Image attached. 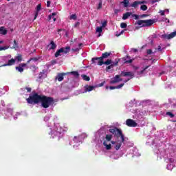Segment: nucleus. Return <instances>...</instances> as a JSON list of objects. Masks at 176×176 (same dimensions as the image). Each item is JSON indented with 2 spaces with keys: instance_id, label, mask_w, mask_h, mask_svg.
<instances>
[{
  "instance_id": "nucleus-57",
  "label": "nucleus",
  "mask_w": 176,
  "mask_h": 176,
  "mask_svg": "<svg viewBox=\"0 0 176 176\" xmlns=\"http://www.w3.org/2000/svg\"><path fill=\"white\" fill-rule=\"evenodd\" d=\"M164 12H165L164 10L160 11L161 16H164Z\"/></svg>"
},
{
  "instance_id": "nucleus-41",
  "label": "nucleus",
  "mask_w": 176,
  "mask_h": 176,
  "mask_svg": "<svg viewBox=\"0 0 176 176\" xmlns=\"http://www.w3.org/2000/svg\"><path fill=\"white\" fill-rule=\"evenodd\" d=\"M107 141H111L112 140V135H106Z\"/></svg>"
},
{
  "instance_id": "nucleus-46",
  "label": "nucleus",
  "mask_w": 176,
  "mask_h": 176,
  "mask_svg": "<svg viewBox=\"0 0 176 176\" xmlns=\"http://www.w3.org/2000/svg\"><path fill=\"white\" fill-rule=\"evenodd\" d=\"M102 9V1L100 0L98 6V10Z\"/></svg>"
},
{
  "instance_id": "nucleus-35",
  "label": "nucleus",
  "mask_w": 176,
  "mask_h": 176,
  "mask_svg": "<svg viewBox=\"0 0 176 176\" xmlns=\"http://www.w3.org/2000/svg\"><path fill=\"white\" fill-rule=\"evenodd\" d=\"M15 68L19 72H24V68L21 67L20 65L19 67H16Z\"/></svg>"
},
{
  "instance_id": "nucleus-53",
  "label": "nucleus",
  "mask_w": 176,
  "mask_h": 176,
  "mask_svg": "<svg viewBox=\"0 0 176 176\" xmlns=\"http://www.w3.org/2000/svg\"><path fill=\"white\" fill-rule=\"evenodd\" d=\"M104 84H105V81H103L102 82H101L98 85V87H102V86H104Z\"/></svg>"
},
{
  "instance_id": "nucleus-56",
  "label": "nucleus",
  "mask_w": 176,
  "mask_h": 176,
  "mask_svg": "<svg viewBox=\"0 0 176 176\" xmlns=\"http://www.w3.org/2000/svg\"><path fill=\"white\" fill-rule=\"evenodd\" d=\"M161 0H152L151 3L153 5L154 3H156V2H160Z\"/></svg>"
},
{
  "instance_id": "nucleus-22",
  "label": "nucleus",
  "mask_w": 176,
  "mask_h": 176,
  "mask_svg": "<svg viewBox=\"0 0 176 176\" xmlns=\"http://www.w3.org/2000/svg\"><path fill=\"white\" fill-rule=\"evenodd\" d=\"M131 14H132V12H127L123 14L122 20H127V19H129L130 16H131Z\"/></svg>"
},
{
  "instance_id": "nucleus-39",
  "label": "nucleus",
  "mask_w": 176,
  "mask_h": 176,
  "mask_svg": "<svg viewBox=\"0 0 176 176\" xmlns=\"http://www.w3.org/2000/svg\"><path fill=\"white\" fill-rule=\"evenodd\" d=\"M133 19H135V20H138V19H140V16L135 14H132L131 15Z\"/></svg>"
},
{
  "instance_id": "nucleus-30",
  "label": "nucleus",
  "mask_w": 176,
  "mask_h": 176,
  "mask_svg": "<svg viewBox=\"0 0 176 176\" xmlns=\"http://www.w3.org/2000/svg\"><path fill=\"white\" fill-rule=\"evenodd\" d=\"M149 67V65L146 66L142 70H141L140 72H138V75H142V74H144V72H145V71H146V69H148Z\"/></svg>"
},
{
  "instance_id": "nucleus-17",
  "label": "nucleus",
  "mask_w": 176,
  "mask_h": 176,
  "mask_svg": "<svg viewBox=\"0 0 176 176\" xmlns=\"http://www.w3.org/2000/svg\"><path fill=\"white\" fill-rule=\"evenodd\" d=\"M61 53H65V54H67V51H64L63 48L58 50L55 53V57H60V56H61Z\"/></svg>"
},
{
  "instance_id": "nucleus-16",
  "label": "nucleus",
  "mask_w": 176,
  "mask_h": 176,
  "mask_svg": "<svg viewBox=\"0 0 176 176\" xmlns=\"http://www.w3.org/2000/svg\"><path fill=\"white\" fill-rule=\"evenodd\" d=\"M49 50H54L57 47V45L54 43V41H51L50 43L47 45Z\"/></svg>"
},
{
  "instance_id": "nucleus-52",
  "label": "nucleus",
  "mask_w": 176,
  "mask_h": 176,
  "mask_svg": "<svg viewBox=\"0 0 176 176\" xmlns=\"http://www.w3.org/2000/svg\"><path fill=\"white\" fill-rule=\"evenodd\" d=\"M140 19H144V17H148V14H143L142 15H140Z\"/></svg>"
},
{
  "instance_id": "nucleus-23",
  "label": "nucleus",
  "mask_w": 176,
  "mask_h": 176,
  "mask_svg": "<svg viewBox=\"0 0 176 176\" xmlns=\"http://www.w3.org/2000/svg\"><path fill=\"white\" fill-rule=\"evenodd\" d=\"M68 75H72L73 76H75L76 78H79V72L77 71H73L67 73Z\"/></svg>"
},
{
  "instance_id": "nucleus-28",
  "label": "nucleus",
  "mask_w": 176,
  "mask_h": 176,
  "mask_svg": "<svg viewBox=\"0 0 176 176\" xmlns=\"http://www.w3.org/2000/svg\"><path fill=\"white\" fill-rule=\"evenodd\" d=\"M81 76L83 80H85L86 82H89L90 80V77L87 75L82 74Z\"/></svg>"
},
{
  "instance_id": "nucleus-60",
  "label": "nucleus",
  "mask_w": 176,
  "mask_h": 176,
  "mask_svg": "<svg viewBox=\"0 0 176 176\" xmlns=\"http://www.w3.org/2000/svg\"><path fill=\"white\" fill-rule=\"evenodd\" d=\"M26 90L27 91H28L29 93H30L32 89L30 87H26Z\"/></svg>"
},
{
  "instance_id": "nucleus-44",
  "label": "nucleus",
  "mask_w": 176,
  "mask_h": 176,
  "mask_svg": "<svg viewBox=\"0 0 176 176\" xmlns=\"http://www.w3.org/2000/svg\"><path fill=\"white\" fill-rule=\"evenodd\" d=\"M166 115L168 116H170V118H174V116H175L173 113H171L170 111L166 112Z\"/></svg>"
},
{
  "instance_id": "nucleus-14",
  "label": "nucleus",
  "mask_w": 176,
  "mask_h": 176,
  "mask_svg": "<svg viewBox=\"0 0 176 176\" xmlns=\"http://www.w3.org/2000/svg\"><path fill=\"white\" fill-rule=\"evenodd\" d=\"M16 64V59L12 58L8 60V63H6L0 67H8L10 65H14Z\"/></svg>"
},
{
  "instance_id": "nucleus-13",
  "label": "nucleus",
  "mask_w": 176,
  "mask_h": 176,
  "mask_svg": "<svg viewBox=\"0 0 176 176\" xmlns=\"http://www.w3.org/2000/svg\"><path fill=\"white\" fill-rule=\"evenodd\" d=\"M100 61H101V59H100V57H94L91 58V64H94V65H100Z\"/></svg>"
},
{
  "instance_id": "nucleus-40",
  "label": "nucleus",
  "mask_w": 176,
  "mask_h": 176,
  "mask_svg": "<svg viewBox=\"0 0 176 176\" xmlns=\"http://www.w3.org/2000/svg\"><path fill=\"white\" fill-rule=\"evenodd\" d=\"M146 53L148 55L153 54V53H156V50L153 52L151 49H148L146 50Z\"/></svg>"
},
{
  "instance_id": "nucleus-6",
  "label": "nucleus",
  "mask_w": 176,
  "mask_h": 176,
  "mask_svg": "<svg viewBox=\"0 0 176 176\" xmlns=\"http://www.w3.org/2000/svg\"><path fill=\"white\" fill-rule=\"evenodd\" d=\"M109 56H111V52H104L102 54V56L99 57V59L100 60V61L99 62V64L100 65H102L104 64V58H108Z\"/></svg>"
},
{
  "instance_id": "nucleus-54",
  "label": "nucleus",
  "mask_w": 176,
  "mask_h": 176,
  "mask_svg": "<svg viewBox=\"0 0 176 176\" xmlns=\"http://www.w3.org/2000/svg\"><path fill=\"white\" fill-rule=\"evenodd\" d=\"M53 16H56V12H53L52 15L49 16V20H52V18H53Z\"/></svg>"
},
{
  "instance_id": "nucleus-3",
  "label": "nucleus",
  "mask_w": 176,
  "mask_h": 176,
  "mask_svg": "<svg viewBox=\"0 0 176 176\" xmlns=\"http://www.w3.org/2000/svg\"><path fill=\"white\" fill-rule=\"evenodd\" d=\"M138 25H141L140 27H151L156 23L155 19H146V20H138L137 22Z\"/></svg>"
},
{
  "instance_id": "nucleus-32",
  "label": "nucleus",
  "mask_w": 176,
  "mask_h": 176,
  "mask_svg": "<svg viewBox=\"0 0 176 176\" xmlns=\"http://www.w3.org/2000/svg\"><path fill=\"white\" fill-rule=\"evenodd\" d=\"M39 60V58H31L27 61V64H30V61H38Z\"/></svg>"
},
{
  "instance_id": "nucleus-9",
  "label": "nucleus",
  "mask_w": 176,
  "mask_h": 176,
  "mask_svg": "<svg viewBox=\"0 0 176 176\" xmlns=\"http://www.w3.org/2000/svg\"><path fill=\"white\" fill-rule=\"evenodd\" d=\"M176 36V31L171 32L169 34H162V38H163V39H173V38H175Z\"/></svg>"
},
{
  "instance_id": "nucleus-19",
  "label": "nucleus",
  "mask_w": 176,
  "mask_h": 176,
  "mask_svg": "<svg viewBox=\"0 0 176 176\" xmlns=\"http://www.w3.org/2000/svg\"><path fill=\"white\" fill-rule=\"evenodd\" d=\"M127 58H130V56H125L122 58V61L124 64H131L133 63V59L127 60Z\"/></svg>"
},
{
  "instance_id": "nucleus-8",
  "label": "nucleus",
  "mask_w": 176,
  "mask_h": 176,
  "mask_svg": "<svg viewBox=\"0 0 176 176\" xmlns=\"http://www.w3.org/2000/svg\"><path fill=\"white\" fill-rule=\"evenodd\" d=\"M120 75H116V76L111 79L110 81L111 85H115V83H119V82H122L123 80L122 78H120Z\"/></svg>"
},
{
  "instance_id": "nucleus-38",
  "label": "nucleus",
  "mask_w": 176,
  "mask_h": 176,
  "mask_svg": "<svg viewBox=\"0 0 176 176\" xmlns=\"http://www.w3.org/2000/svg\"><path fill=\"white\" fill-rule=\"evenodd\" d=\"M96 32H98L99 34H101L102 32V27H97L96 28Z\"/></svg>"
},
{
  "instance_id": "nucleus-49",
  "label": "nucleus",
  "mask_w": 176,
  "mask_h": 176,
  "mask_svg": "<svg viewBox=\"0 0 176 176\" xmlns=\"http://www.w3.org/2000/svg\"><path fill=\"white\" fill-rule=\"evenodd\" d=\"M107 24H108V21H104L102 23V26H100V27H102V28H104L107 27Z\"/></svg>"
},
{
  "instance_id": "nucleus-63",
  "label": "nucleus",
  "mask_w": 176,
  "mask_h": 176,
  "mask_svg": "<svg viewBox=\"0 0 176 176\" xmlns=\"http://www.w3.org/2000/svg\"><path fill=\"white\" fill-rule=\"evenodd\" d=\"M114 13L115 14H118V13H119V10H115Z\"/></svg>"
},
{
  "instance_id": "nucleus-64",
  "label": "nucleus",
  "mask_w": 176,
  "mask_h": 176,
  "mask_svg": "<svg viewBox=\"0 0 176 176\" xmlns=\"http://www.w3.org/2000/svg\"><path fill=\"white\" fill-rule=\"evenodd\" d=\"M38 12H36L35 16H34V19H36V17H38Z\"/></svg>"
},
{
  "instance_id": "nucleus-48",
  "label": "nucleus",
  "mask_w": 176,
  "mask_h": 176,
  "mask_svg": "<svg viewBox=\"0 0 176 176\" xmlns=\"http://www.w3.org/2000/svg\"><path fill=\"white\" fill-rule=\"evenodd\" d=\"M73 140H74V142H76V144H78V142H79V137H78V136H75Z\"/></svg>"
},
{
  "instance_id": "nucleus-29",
  "label": "nucleus",
  "mask_w": 176,
  "mask_h": 176,
  "mask_svg": "<svg viewBox=\"0 0 176 176\" xmlns=\"http://www.w3.org/2000/svg\"><path fill=\"white\" fill-rule=\"evenodd\" d=\"M11 49H19V43H17V41H16V40H14V44H13L12 47H11Z\"/></svg>"
},
{
  "instance_id": "nucleus-27",
  "label": "nucleus",
  "mask_w": 176,
  "mask_h": 176,
  "mask_svg": "<svg viewBox=\"0 0 176 176\" xmlns=\"http://www.w3.org/2000/svg\"><path fill=\"white\" fill-rule=\"evenodd\" d=\"M123 142H122V139H121V141L116 145L115 148L116 151H119V149H120V146H122V144H123Z\"/></svg>"
},
{
  "instance_id": "nucleus-4",
  "label": "nucleus",
  "mask_w": 176,
  "mask_h": 176,
  "mask_svg": "<svg viewBox=\"0 0 176 176\" xmlns=\"http://www.w3.org/2000/svg\"><path fill=\"white\" fill-rule=\"evenodd\" d=\"M109 132L111 134H114V135H117L118 138H120L122 140V142H124V135H123V131L122 129H119L117 127L114 129H110Z\"/></svg>"
},
{
  "instance_id": "nucleus-31",
  "label": "nucleus",
  "mask_w": 176,
  "mask_h": 176,
  "mask_svg": "<svg viewBox=\"0 0 176 176\" xmlns=\"http://www.w3.org/2000/svg\"><path fill=\"white\" fill-rule=\"evenodd\" d=\"M140 10H142L143 12H145V10H148V6L146 5L143 4L140 6Z\"/></svg>"
},
{
  "instance_id": "nucleus-37",
  "label": "nucleus",
  "mask_w": 176,
  "mask_h": 176,
  "mask_svg": "<svg viewBox=\"0 0 176 176\" xmlns=\"http://www.w3.org/2000/svg\"><path fill=\"white\" fill-rule=\"evenodd\" d=\"M30 69H32L33 71V72H35V71H36V69H38V67H36V66H35V65H32L30 66Z\"/></svg>"
},
{
  "instance_id": "nucleus-62",
  "label": "nucleus",
  "mask_w": 176,
  "mask_h": 176,
  "mask_svg": "<svg viewBox=\"0 0 176 176\" xmlns=\"http://www.w3.org/2000/svg\"><path fill=\"white\" fill-rule=\"evenodd\" d=\"M2 49L3 50H7V49H9V47L4 46V47H2Z\"/></svg>"
},
{
  "instance_id": "nucleus-51",
  "label": "nucleus",
  "mask_w": 176,
  "mask_h": 176,
  "mask_svg": "<svg viewBox=\"0 0 176 176\" xmlns=\"http://www.w3.org/2000/svg\"><path fill=\"white\" fill-rule=\"evenodd\" d=\"M124 33V30H122L119 34H116V36H120V35H122V34Z\"/></svg>"
},
{
  "instance_id": "nucleus-58",
  "label": "nucleus",
  "mask_w": 176,
  "mask_h": 176,
  "mask_svg": "<svg viewBox=\"0 0 176 176\" xmlns=\"http://www.w3.org/2000/svg\"><path fill=\"white\" fill-rule=\"evenodd\" d=\"M47 8H50V1H47Z\"/></svg>"
},
{
  "instance_id": "nucleus-7",
  "label": "nucleus",
  "mask_w": 176,
  "mask_h": 176,
  "mask_svg": "<svg viewBox=\"0 0 176 176\" xmlns=\"http://www.w3.org/2000/svg\"><path fill=\"white\" fill-rule=\"evenodd\" d=\"M126 125L128 126V127H137L138 124H137L134 120L127 119L126 120Z\"/></svg>"
},
{
  "instance_id": "nucleus-20",
  "label": "nucleus",
  "mask_w": 176,
  "mask_h": 176,
  "mask_svg": "<svg viewBox=\"0 0 176 176\" xmlns=\"http://www.w3.org/2000/svg\"><path fill=\"white\" fill-rule=\"evenodd\" d=\"M118 61L116 62V63H113V64L110 65L109 66H107L106 67V71L107 72H108V71H109V69H112V68H113V67H116L118 64Z\"/></svg>"
},
{
  "instance_id": "nucleus-5",
  "label": "nucleus",
  "mask_w": 176,
  "mask_h": 176,
  "mask_svg": "<svg viewBox=\"0 0 176 176\" xmlns=\"http://www.w3.org/2000/svg\"><path fill=\"white\" fill-rule=\"evenodd\" d=\"M120 76H128L129 78L124 80V83H127L129 80L134 78V73L133 72H121Z\"/></svg>"
},
{
  "instance_id": "nucleus-36",
  "label": "nucleus",
  "mask_w": 176,
  "mask_h": 176,
  "mask_svg": "<svg viewBox=\"0 0 176 176\" xmlns=\"http://www.w3.org/2000/svg\"><path fill=\"white\" fill-rule=\"evenodd\" d=\"M69 19L70 20H76V19H78V16L76 14H73L70 16Z\"/></svg>"
},
{
  "instance_id": "nucleus-1",
  "label": "nucleus",
  "mask_w": 176,
  "mask_h": 176,
  "mask_svg": "<svg viewBox=\"0 0 176 176\" xmlns=\"http://www.w3.org/2000/svg\"><path fill=\"white\" fill-rule=\"evenodd\" d=\"M40 102L41 103V107L45 109L54 105V98L42 95Z\"/></svg>"
},
{
  "instance_id": "nucleus-25",
  "label": "nucleus",
  "mask_w": 176,
  "mask_h": 176,
  "mask_svg": "<svg viewBox=\"0 0 176 176\" xmlns=\"http://www.w3.org/2000/svg\"><path fill=\"white\" fill-rule=\"evenodd\" d=\"M103 145H104V146H106V149L107 151H109V150H111L112 148V145L111 144H108L107 141H104L103 142Z\"/></svg>"
},
{
  "instance_id": "nucleus-59",
  "label": "nucleus",
  "mask_w": 176,
  "mask_h": 176,
  "mask_svg": "<svg viewBox=\"0 0 176 176\" xmlns=\"http://www.w3.org/2000/svg\"><path fill=\"white\" fill-rule=\"evenodd\" d=\"M132 52H133V53H137V52H138V50L135 48H133Z\"/></svg>"
},
{
  "instance_id": "nucleus-55",
  "label": "nucleus",
  "mask_w": 176,
  "mask_h": 176,
  "mask_svg": "<svg viewBox=\"0 0 176 176\" xmlns=\"http://www.w3.org/2000/svg\"><path fill=\"white\" fill-rule=\"evenodd\" d=\"M51 64H52V65H54V64H57V60H51Z\"/></svg>"
},
{
  "instance_id": "nucleus-45",
  "label": "nucleus",
  "mask_w": 176,
  "mask_h": 176,
  "mask_svg": "<svg viewBox=\"0 0 176 176\" xmlns=\"http://www.w3.org/2000/svg\"><path fill=\"white\" fill-rule=\"evenodd\" d=\"M15 58L18 61H21L23 60V57L21 56V55L16 56Z\"/></svg>"
},
{
  "instance_id": "nucleus-12",
  "label": "nucleus",
  "mask_w": 176,
  "mask_h": 176,
  "mask_svg": "<svg viewBox=\"0 0 176 176\" xmlns=\"http://www.w3.org/2000/svg\"><path fill=\"white\" fill-rule=\"evenodd\" d=\"M47 70L43 69L42 72L38 75V79H45V78H47Z\"/></svg>"
},
{
  "instance_id": "nucleus-18",
  "label": "nucleus",
  "mask_w": 176,
  "mask_h": 176,
  "mask_svg": "<svg viewBox=\"0 0 176 176\" xmlns=\"http://www.w3.org/2000/svg\"><path fill=\"white\" fill-rule=\"evenodd\" d=\"M65 75V73H59L58 74L56 79H58V82H63V80H64Z\"/></svg>"
},
{
  "instance_id": "nucleus-2",
  "label": "nucleus",
  "mask_w": 176,
  "mask_h": 176,
  "mask_svg": "<svg viewBox=\"0 0 176 176\" xmlns=\"http://www.w3.org/2000/svg\"><path fill=\"white\" fill-rule=\"evenodd\" d=\"M42 98V95H39L38 93L32 92L30 94L28 98L26 99L28 104H32L35 105V104H39L41 102V100Z\"/></svg>"
},
{
  "instance_id": "nucleus-34",
  "label": "nucleus",
  "mask_w": 176,
  "mask_h": 176,
  "mask_svg": "<svg viewBox=\"0 0 176 176\" xmlns=\"http://www.w3.org/2000/svg\"><path fill=\"white\" fill-rule=\"evenodd\" d=\"M61 49H63L64 52H67V53H69L71 51V47L67 46L65 47H61Z\"/></svg>"
},
{
  "instance_id": "nucleus-15",
  "label": "nucleus",
  "mask_w": 176,
  "mask_h": 176,
  "mask_svg": "<svg viewBox=\"0 0 176 176\" xmlns=\"http://www.w3.org/2000/svg\"><path fill=\"white\" fill-rule=\"evenodd\" d=\"M124 86V83H122V84H120L119 85L116 86V87H113V86H110V87L106 86V89H110V90H115V89H122V87H123Z\"/></svg>"
},
{
  "instance_id": "nucleus-61",
  "label": "nucleus",
  "mask_w": 176,
  "mask_h": 176,
  "mask_svg": "<svg viewBox=\"0 0 176 176\" xmlns=\"http://www.w3.org/2000/svg\"><path fill=\"white\" fill-rule=\"evenodd\" d=\"M157 51L158 52H162V47L160 45L158 46Z\"/></svg>"
},
{
  "instance_id": "nucleus-42",
  "label": "nucleus",
  "mask_w": 176,
  "mask_h": 176,
  "mask_svg": "<svg viewBox=\"0 0 176 176\" xmlns=\"http://www.w3.org/2000/svg\"><path fill=\"white\" fill-rule=\"evenodd\" d=\"M121 28H127V23H120Z\"/></svg>"
},
{
  "instance_id": "nucleus-21",
  "label": "nucleus",
  "mask_w": 176,
  "mask_h": 176,
  "mask_svg": "<svg viewBox=\"0 0 176 176\" xmlns=\"http://www.w3.org/2000/svg\"><path fill=\"white\" fill-rule=\"evenodd\" d=\"M85 93H87V91H92V90L94 89V86H91V85H85Z\"/></svg>"
},
{
  "instance_id": "nucleus-33",
  "label": "nucleus",
  "mask_w": 176,
  "mask_h": 176,
  "mask_svg": "<svg viewBox=\"0 0 176 176\" xmlns=\"http://www.w3.org/2000/svg\"><path fill=\"white\" fill-rule=\"evenodd\" d=\"M103 64H104L105 65H112V60L111 59H108L107 60L103 62Z\"/></svg>"
},
{
  "instance_id": "nucleus-43",
  "label": "nucleus",
  "mask_w": 176,
  "mask_h": 176,
  "mask_svg": "<svg viewBox=\"0 0 176 176\" xmlns=\"http://www.w3.org/2000/svg\"><path fill=\"white\" fill-rule=\"evenodd\" d=\"M41 8H42V4L41 3L38 4L36 7V12L38 13V12L41 10Z\"/></svg>"
},
{
  "instance_id": "nucleus-50",
  "label": "nucleus",
  "mask_w": 176,
  "mask_h": 176,
  "mask_svg": "<svg viewBox=\"0 0 176 176\" xmlns=\"http://www.w3.org/2000/svg\"><path fill=\"white\" fill-rule=\"evenodd\" d=\"M27 64L28 63H21L19 64V67H21V68H25V67H27Z\"/></svg>"
},
{
  "instance_id": "nucleus-26",
  "label": "nucleus",
  "mask_w": 176,
  "mask_h": 176,
  "mask_svg": "<svg viewBox=\"0 0 176 176\" xmlns=\"http://www.w3.org/2000/svg\"><path fill=\"white\" fill-rule=\"evenodd\" d=\"M122 3L124 5V8H129L130 0H123Z\"/></svg>"
},
{
  "instance_id": "nucleus-11",
  "label": "nucleus",
  "mask_w": 176,
  "mask_h": 176,
  "mask_svg": "<svg viewBox=\"0 0 176 176\" xmlns=\"http://www.w3.org/2000/svg\"><path fill=\"white\" fill-rule=\"evenodd\" d=\"M49 134L51 135L52 138H55V137H58L60 138V135H61V132L57 131H51L49 132Z\"/></svg>"
},
{
  "instance_id": "nucleus-10",
  "label": "nucleus",
  "mask_w": 176,
  "mask_h": 176,
  "mask_svg": "<svg viewBox=\"0 0 176 176\" xmlns=\"http://www.w3.org/2000/svg\"><path fill=\"white\" fill-rule=\"evenodd\" d=\"M144 3H147L146 1H135L132 4H131V8H137L138 5H144Z\"/></svg>"
},
{
  "instance_id": "nucleus-24",
  "label": "nucleus",
  "mask_w": 176,
  "mask_h": 176,
  "mask_svg": "<svg viewBox=\"0 0 176 176\" xmlns=\"http://www.w3.org/2000/svg\"><path fill=\"white\" fill-rule=\"evenodd\" d=\"M0 34H1V35H6V34H8V30H6V29L5 28V27L1 26V27L0 28Z\"/></svg>"
},
{
  "instance_id": "nucleus-47",
  "label": "nucleus",
  "mask_w": 176,
  "mask_h": 176,
  "mask_svg": "<svg viewBox=\"0 0 176 176\" xmlns=\"http://www.w3.org/2000/svg\"><path fill=\"white\" fill-rule=\"evenodd\" d=\"M160 21H164L165 23H170V20L167 18H163L162 20H160Z\"/></svg>"
}]
</instances>
